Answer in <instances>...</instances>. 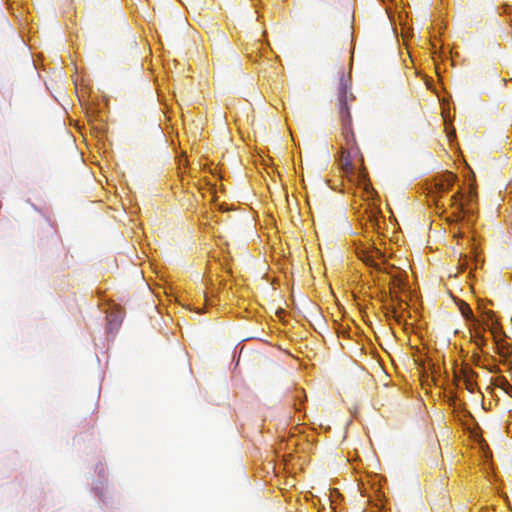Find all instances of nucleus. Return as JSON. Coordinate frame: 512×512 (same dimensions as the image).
<instances>
[{
	"label": "nucleus",
	"instance_id": "f03ea898",
	"mask_svg": "<svg viewBox=\"0 0 512 512\" xmlns=\"http://www.w3.org/2000/svg\"><path fill=\"white\" fill-rule=\"evenodd\" d=\"M482 333L488 330L489 335L494 340V342L499 343V341L503 338V331L498 323V321L494 318V315L491 311H485L482 308ZM485 337L482 334V347L484 346Z\"/></svg>",
	"mask_w": 512,
	"mask_h": 512
},
{
	"label": "nucleus",
	"instance_id": "6e6552de",
	"mask_svg": "<svg viewBox=\"0 0 512 512\" xmlns=\"http://www.w3.org/2000/svg\"><path fill=\"white\" fill-rule=\"evenodd\" d=\"M482 466H484L485 461H489L492 457V454L490 451H488V445L485 442V440L482 438ZM484 470V467H482V471Z\"/></svg>",
	"mask_w": 512,
	"mask_h": 512
},
{
	"label": "nucleus",
	"instance_id": "20e7f679",
	"mask_svg": "<svg viewBox=\"0 0 512 512\" xmlns=\"http://www.w3.org/2000/svg\"><path fill=\"white\" fill-rule=\"evenodd\" d=\"M477 377L478 375L476 372L468 367H464L462 369V378L459 381L462 382L470 393H474L478 390Z\"/></svg>",
	"mask_w": 512,
	"mask_h": 512
},
{
	"label": "nucleus",
	"instance_id": "f257e3e1",
	"mask_svg": "<svg viewBox=\"0 0 512 512\" xmlns=\"http://www.w3.org/2000/svg\"><path fill=\"white\" fill-rule=\"evenodd\" d=\"M348 82L349 80L344 75V72H339L337 84V105L341 119L342 136L344 138V144L341 148L348 151L354 149L356 151H360L352 129V119L348 107V102L354 100V96L351 93L348 95Z\"/></svg>",
	"mask_w": 512,
	"mask_h": 512
},
{
	"label": "nucleus",
	"instance_id": "9d476101",
	"mask_svg": "<svg viewBox=\"0 0 512 512\" xmlns=\"http://www.w3.org/2000/svg\"><path fill=\"white\" fill-rule=\"evenodd\" d=\"M463 265L469 269V274H472L474 270H476V260L465 258Z\"/></svg>",
	"mask_w": 512,
	"mask_h": 512
},
{
	"label": "nucleus",
	"instance_id": "ddd939ff",
	"mask_svg": "<svg viewBox=\"0 0 512 512\" xmlns=\"http://www.w3.org/2000/svg\"><path fill=\"white\" fill-rule=\"evenodd\" d=\"M470 197L473 198V199H476L477 198V190H476V187H471L470 188Z\"/></svg>",
	"mask_w": 512,
	"mask_h": 512
},
{
	"label": "nucleus",
	"instance_id": "4468645a",
	"mask_svg": "<svg viewBox=\"0 0 512 512\" xmlns=\"http://www.w3.org/2000/svg\"><path fill=\"white\" fill-rule=\"evenodd\" d=\"M359 176L363 180L366 178L367 172H366V169L364 167L360 170Z\"/></svg>",
	"mask_w": 512,
	"mask_h": 512
},
{
	"label": "nucleus",
	"instance_id": "7ed1b4c3",
	"mask_svg": "<svg viewBox=\"0 0 512 512\" xmlns=\"http://www.w3.org/2000/svg\"><path fill=\"white\" fill-rule=\"evenodd\" d=\"M359 160L361 164L363 163V156L360 151L354 150H346L341 148V157L340 164L346 173H352L354 170V161Z\"/></svg>",
	"mask_w": 512,
	"mask_h": 512
},
{
	"label": "nucleus",
	"instance_id": "9b49d317",
	"mask_svg": "<svg viewBox=\"0 0 512 512\" xmlns=\"http://www.w3.org/2000/svg\"><path fill=\"white\" fill-rule=\"evenodd\" d=\"M502 201L503 198L501 196V192L499 191V193L495 197L494 202L491 204L492 207L495 206V211H497L500 208Z\"/></svg>",
	"mask_w": 512,
	"mask_h": 512
},
{
	"label": "nucleus",
	"instance_id": "0eeeda50",
	"mask_svg": "<svg viewBox=\"0 0 512 512\" xmlns=\"http://www.w3.org/2000/svg\"><path fill=\"white\" fill-rule=\"evenodd\" d=\"M465 429L468 432L469 438L474 441V443H480V434L476 428H472L468 422L465 424Z\"/></svg>",
	"mask_w": 512,
	"mask_h": 512
},
{
	"label": "nucleus",
	"instance_id": "f3484780",
	"mask_svg": "<svg viewBox=\"0 0 512 512\" xmlns=\"http://www.w3.org/2000/svg\"><path fill=\"white\" fill-rule=\"evenodd\" d=\"M492 380H493L492 377H490L489 378V385L487 386V390L491 389L490 385L492 384Z\"/></svg>",
	"mask_w": 512,
	"mask_h": 512
},
{
	"label": "nucleus",
	"instance_id": "a211bd4d",
	"mask_svg": "<svg viewBox=\"0 0 512 512\" xmlns=\"http://www.w3.org/2000/svg\"><path fill=\"white\" fill-rule=\"evenodd\" d=\"M481 407H482V409H485V404H484V401H483V400H482Z\"/></svg>",
	"mask_w": 512,
	"mask_h": 512
},
{
	"label": "nucleus",
	"instance_id": "2eb2a0df",
	"mask_svg": "<svg viewBox=\"0 0 512 512\" xmlns=\"http://www.w3.org/2000/svg\"><path fill=\"white\" fill-rule=\"evenodd\" d=\"M392 313H393V318H394L397 322H400V316H399V315H397V313H396V310H395V309H393V310H392Z\"/></svg>",
	"mask_w": 512,
	"mask_h": 512
},
{
	"label": "nucleus",
	"instance_id": "1a4fd4ad",
	"mask_svg": "<svg viewBox=\"0 0 512 512\" xmlns=\"http://www.w3.org/2000/svg\"><path fill=\"white\" fill-rule=\"evenodd\" d=\"M364 262L367 264V265H370L372 267H374L375 269L381 271L382 268L380 266V264L378 262H376V260L373 258L372 255H367L365 258H364Z\"/></svg>",
	"mask_w": 512,
	"mask_h": 512
},
{
	"label": "nucleus",
	"instance_id": "f8f14e48",
	"mask_svg": "<svg viewBox=\"0 0 512 512\" xmlns=\"http://www.w3.org/2000/svg\"><path fill=\"white\" fill-rule=\"evenodd\" d=\"M471 338L474 339L475 343H477V339L480 337V333L477 328L474 327V329H470Z\"/></svg>",
	"mask_w": 512,
	"mask_h": 512
},
{
	"label": "nucleus",
	"instance_id": "39448f33",
	"mask_svg": "<svg viewBox=\"0 0 512 512\" xmlns=\"http://www.w3.org/2000/svg\"><path fill=\"white\" fill-rule=\"evenodd\" d=\"M454 181V175L449 173L446 175L445 179L440 180V182L437 184V187L439 188L440 192H446L450 189V187L453 185Z\"/></svg>",
	"mask_w": 512,
	"mask_h": 512
},
{
	"label": "nucleus",
	"instance_id": "423d86ee",
	"mask_svg": "<svg viewBox=\"0 0 512 512\" xmlns=\"http://www.w3.org/2000/svg\"><path fill=\"white\" fill-rule=\"evenodd\" d=\"M459 309H460L462 315L467 320H471L472 323H473V326H475L476 320H475V318L473 316V313H472V310H471L470 306L467 303L461 301L460 304H459Z\"/></svg>",
	"mask_w": 512,
	"mask_h": 512
},
{
	"label": "nucleus",
	"instance_id": "dca6fc26",
	"mask_svg": "<svg viewBox=\"0 0 512 512\" xmlns=\"http://www.w3.org/2000/svg\"><path fill=\"white\" fill-rule=\"evenodd\" d=\"M472 291L475 293V290H476V282L475 283H471L470 285Z\"/></svg>",
	"mask_w": 512,
	"mask_h": 512
}]
</instances>
